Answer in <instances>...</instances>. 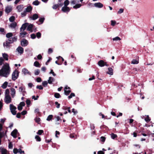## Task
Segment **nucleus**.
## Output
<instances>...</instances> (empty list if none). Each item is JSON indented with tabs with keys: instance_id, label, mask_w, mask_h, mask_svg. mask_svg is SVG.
Returning a JSON list of instances; mask_svg holds the SVG:
<instances>
[{
	"instance_id": "obj_1",
	"label": "nucleus",
	"mask_w": 154,
	"mask_h": 154,
	"mask_svg": "<svg viewBox=\"0 0 154 154\" xmlns=\"http://www.w3.org/2000/svg\"><path fill=\"white\" fill-rule=\"evenodd\" d=\"M10 72V68L8 63H6L0 70V77H7Z\"/></svg>"
},
{
	"instance_id": "obj_2",
	"label": "nucleus",
	"mask_w": 154,
	"mask_h": 154,
	"mask_svg": "<svg viewBox=\"0 0 154 154\" xmlns=\"http://www.w3.org/2000/svg\"><path fill=\"white\" fill-rule=\"evenodd\" d=\"M19 72L17 70H15L12 75V79L13 81H15L18 77Z\"/></svg>"
},
{
	"instance_id": "obj_3",
	"label": "nucleus",
	"mask_w": 154,
	"mask_h": 154,
	"mask_svg": "<svg viewBox=\"0 0 154 154\" xmlns=\"http://www.w3.org/2000/svg\"><path fill=\"white\" fill-rule=\"evenodd\" d=\"M10 109L13 115H15L17 114V111L15 110L17 109L16 106L13 104H11L10 105Z\"/></svg>"
},
{
	"instance_id": "obj_4",
	"label": "nucleus",
	"mask_w": 154,
	"mask_h": 154,
	"mask_svg": "<svg viewBox=\"0 0 154 154\" xmlns=\"http://www.w3.org/2000/svg\"><path fill=\"white\" fill-rule=\"evenodd\" d=\"M98 65L100 67H102L106 66H109V65L107 63L105 62L103 60H101L98 62Z\"/></svg>"
},
{
	"instance_id": "obj_5",
	"label": "nucleus",
	"mask_w": 154,
	"mask_h": 154,
	"mask_svg": "<svg viewBox=\"0 0 154 154\" xmlns=\"http://www.w3.org/2000/svg\"><path fill=\"white\" fill-rule=\"evenodd\" d=\"M5 101L7 104L10 103L11 101V98L10 95H5Z\"/></svg>"
},
{
	"instance_id": "obj_6",
	"label": "nucleus",
	"mask_w": 154,
	"mask_h": 154,
	"mask_svg": "<svg viewBox=\"0 0 154 154\" xmlns=\"http://www.w3.org/2000/svg\"><path fill=\"white\" fill-rule=\"evenodd\" d=\"M28 41L25 39H23L21 41V45L22 47H26L28 44Z\"/></svg>"
},
{
	"instance_id": "obj_7",
	"label": "nucleus",
	"mask_w": 154,
	"mask_h": 154,
	"mask_svg": "<svg viewBox=\"0 0 154 154\" xmlns=\"http://www.w3.org/2000/svg\"><path fill=\"white\" fill-rule=\"evenodd\" d=\"M71 9L67 6H64L61 9V11L63 12L68 13L69 12Z\"/></svg>"
},
{
	"instance_id": "obj_8",
	"label": "nucleus",
	"mask_w": 154,
	"mask_h": 154,
	"mask_svg": "<svg viewBox=\"0 0 154 154\" xmlns=\"http://www.w3.org/2000/svg\"><path fill=\"white\" fill-rule=\"evenodd\" d=\"M57 58L59 60V61H60V60H61L62 62H58L57 61H55V63L58 65H61L64 61V59L62 57L60 56L57 57Z\"/></svg>"
},
{
	"instance_id": "obj_9",
	"label": "nucleus",
	"mask_w": 154,
	"mask_h": 154,
	"mask_svg": "<svg viewBox=\"0 0 154 154\" xmlns=\"http://www.w3.org/2000/svg\"><path fill=\"white\" fill-rule=\"evenodd\" d=\"M28 23H25L23 24L20 28V32H22V31H24L25 30L26 27L28 26Z\"/></svg>"
},
{
	"instance_id": "obj_10",
	"label": "nucleus",
	"mask_w": 154,
	"mask_h": 154,
	"mask_svg": "<svg viewBox=\"0 0 154 154\" xmlns=\"http://www.w3.org/2000/svg\"><path fill=\"white\" fill-rule=\"evenodd\" d=\"M18 132L17 130L16 129H14L11 133V135L14 138L17 137V134Z\"/></svg>"
},
{
	"instance_id": "obj_11",
	"label": "nucleus",
	"mask_w": 154,
	"mask_h": 154,
	"mask_svg": "<svg viewBox=\"0 0 154 154\" xmlns=\"http://www.w3.org/2000/svg\"><path fill=\"white\" fill-rule=\"evenodd\" d=\"M16 50L18 51V52L20 53V54H23V48L21 46L18 47L17 49Z\"/></svg>"
},
{
	"instance_id": "obj_12",
	"label": "nucleus",
	"mask_w": 154,
	"mask_h": 154,
	"mask_svg": "<svg viewBox=\"0 0 154 154\" xmlns=\"http://www.w3.org/2000/svg\"><path fill=\"white\" fill-rule=\"evenodd\" d=\"M10 90L11 92V94L12 96V98H14V97L15 96L16 94L15 90V89L11 88H10Z\"/></svg>"
},
{
	"instance_id": "obj_13",
	"label": "nucleus",
	"mask_w": 154,
	"mask_h": 154,
	"mask_svg": "<svg viewBox=\"0 0 154 154\" xmlns=\"http://www.w3.org/2000/svg\"><path fill=\"white\" fill-rule=\"evenodd\" d=\"M12 10V8L10 6H7L6 7L5 11L6 13L8 14L10 13Z\"/></svg>"
},
{
	"instance_id": "obj_14",
	"label": "nucleus",
	"mask_w": 154,
	"mask_h": 154,
	"mask_svg": "<svg viewBox=\"0 0 154 154\" xmlns=\"http://www.w3.org/2000/svg\"><path fill=\"white\" fill-rule=\"evenodd\" d=\"M10 44L8 41H6L5 42L3 43V46L4 47H6L7 48H10L11 47V45H10Z\"/></svg>"
},
{
	"instance_id": "obj_15",
	"label": "nucleus",
	"mask_w": 154,
	"mask_h": 154,
	"mask_svg": "<svg viewBox=\"0 0 154 154\" xmlns=\"http://www.w3.org/2000/svg\"><path fill=\"white\" fill-rule=\"evenodd\" d=\"M94 6L98 8H101L103 6V5L100 2L95 3L94 4Z\"/></svg>"
},
{
	"instance_id": "obj_16",
	"label": "nucleus",
	"mask_w": 154,
	"mask_h": 154,
	"mask_svg": "<svg viewBox=\"0 0 154 154\" xmlns=\"http://www.w3.org/2000/svg\"><path fill=\"white\" fill-rule=\"evenodd\" d=\"M30 17L31 18L32 20H35L38 18V14H35L33 15L32 17Z\"/></svg>"
},
{
	"instance_id": "obj_17",
	"label": "nucleus",
	"mask_w": 154,
	"mask_h": 154,
	"mask_svg": "<svg viewBox=\"0 0 154 154\" xmlns=\"http://www.w3.org/2000/svg\"><path fill=\"white\" fill-rule=\"evenodd\" d=\"M23 8V5H18L17 7V8L18 10V11L19 12L22 11Z\"/></svg>"
},
{
	"instance_id": "obj_18",
	"label": "nucleus",
	"mask_w": 154,
	"mask_h": 154,
	"mask_svg": "<svg viewBox=\"0 0 154 154\" xmlns=\"http://www.w3.org/2000/svg\"><path fill=\"white\" fill-rule=\"evenodd\" d=\"M108 71L106 72V73L109 74L110 75H112L113 74V69L111 67H109L108 68Z\"/></svg>"
},
{
	"instance_id": "obj_19",
	"label": "nucleus",
	"mask_w": 154,
	"mask_h": 154,
	"mask_svg": "<svg viewBox=\"0 0 154 154\" xmlns=\"http://www.w3.org/2000/svg\"><path fill=\"white\" fill-rule=\"evenodd\" d=\"M0 151L2 154H7V150L6 149L0 147Z\"/></svg>"
},
{
	"instance_id": "obj_20",
	"label": "nucleus",
	"mask_w": 154,
	"mask_h": 154,
	"mask_svg": "<svg viewBox=\"0 0 154 154\" xmlns=\"http://www.w3.org/2000/svg\"><path fill=\"white\" fill-rule=\"evenodd\" d=\"M17 25V23L14 22L11 23L9 25V27L12 28H15Z\"/></svg>"
},
{
	"instance_id": "obj_21",
	"label": "nucleus",
	"mask_w": 154,
	"mask_h": 154,
	"mask_svg": "<svg viewBox=\"0 0 154 154\" xmlns=\"http://www.w3.org/2000/svg\"><path fill=\"white\" fill-rule=\"evenodd\" d=\"M33 27V25L32 24H29L27 27V30L30 31L31 32H32V29Z\"/></svg>"
},
{
	"instance_id": "obj_22",
	"label": "nucleus",
	"mask_w": 154,
	"mask_h": 154,
	"mask_svg": "<svg viewBox=\"0 0 154 154\" xmlns=\"http://www.w3.org/2000/svg\"><path fill=\"white\" fill-rule=\"evenodd\" d=\"M27 34V32L25 31L23 32H21L20 33V37L21 38H23L25 37V35Z\"/></svg>"
},
{
	"instance_id": "obj_23",
	"label": "nucleus",
	"mask_w": 154,
	"mask_h": 154,
	"mask_svg": "<svg viewBox=\"0 0 154 154\" xmlns=\"http://www.w3.org/2000/svg\"><path fill=\"white\" fill-rule=\"evenodd\" d=\"M32 7L31 6H28L26 8V11L27 12H30L32 10Z\"/></svg>"
},
{
	"instance_id": "obj_24",
	"label": "nucleus",
	"mask_w": 154,
	"mask_h": 154,
	"mask_svg": "<svg viewBox=\"0 0 154 154\" xmlns=\"http://www.w3.org/2000/svg\"><path fill=\"white\" fill-rule=\"evenodd\" d=\"M22 72L25 74L27 73L29 74L30 73V72H28V70L25 68H24L23 69Z\"/></svg>"
},
{
	"instance_id": "obj_25",
	"label": "nucleus",
	"mask_w": 154,
	"mask_h": 154,
	"mask_svg": "<svg viewBox=\"0 0 154 154\" xmlns=\"http://www.w3.org/2000/svg\"><path fill=\"white\" fill-rule=\"evenodd\" d=\"M34 65L35 67H40L41 66L39 62L37 61H36L34 63Z\"/></svg>"
},
{
	"instance_id": "obj_26",
	"label": "nucleus",
	"mask_w": 154,
	"mask_h": 154,
	"mask_svg": "<svg viewBox=\"0 0 154 154\" xmlns=\"http://www.w3.org/2000/svg\"><path fill=\"white\" fill-rule=\"evenodd\" d=\"M54 80V78H53L51 77H50L49 78V79L48 80V82L50 84H52V82Z\"/></svg>"
},
{
	"instance_id": "obj_27",
	"label": "nucleus",
	"mask_w": 154,
	"mask_h": 154,
	"mask_svg": "<svg viewBox=\"0 0 154 154\" xmlns=\"http://www.w3.org/2000/svg\"><path fill=\"white\" fill-rule=\"evenodd\" d=\"M2 56L3 57L5 60H8V55L7 54L4 53L3 54Z\"/></svg>"
},
{
	"instance_id": "obj_28",
	"label": "nucleus",
	"mask_w": 154,
	"mask_h": 154,
	"mask_svg": "<svg viewBox=\"0 0 154 154\" xmlns=\"http://www.w3.org/2000/svg\"><path fill=\"white\" fill-rule=\"evenodd\" d=\"M53 115H50L48 116L46 120L47 121H49L51 120V119L53 118Z\"/></svg>"
},
{
	"instance_id": "obj_29",
	"label": "nucleus",
	"mask_w": 154,
	"mask_h": 154,
	"mask_svg": "<svg viewBox=\"0 0 154 154\" xmlns=\"http://www.w3.org/2000/svg\"><path fill=\"white\" fill-rule=\"evenodd\" d=\"M8 84V82H5L2 84V87L3 89H5L7 88Z\"/></svg>"
},
{
	"instance_id": "obj_30",
	"label": "nucleus",
	"mask_w": 154,
	"mask_h": 154,
	"mask_svg": "<svg viewBox=\"0 0 154 154\" xmlns=\"http://www.w3.org/2000/svg\"><path fill=\"white\" fill-rule=\"evenodd\" d=\"M54 97L57 98H59L61 97V96L60 94L57 93H55L54 94Z\"/></svg>"
},
{
	"instance_id": "obj_31",
	"label": "nucleus",
	"mask_w": 154,
	"mask_h": 154,
	"mask_svg": "<svg viewBox=\"0 0 154 154\" xmlns=\"http://www.w3.org/2000/svg\"><path fill=\"white\" fill-rule=\"evenodd\" d=\"M13 34L11 32L8 33L6 34V37L8 38H11Z\"/></svg>"
},
{
	"instance_id": "obj_32",
	"label": "nucleus",
	"mask_w": 154,
	"mask_h": 154,
	"mask_svg": "<svg viewBox=\"0 0 154 154\" xmlns=\"http://www.w3.org/2000/svg\"><path fill=\"white\" fill-rule=\"evenodd\" d=\"M82 6V5L81 4H77L73 6V8L74 9H76L80 8Z\"/></svg>"
},
{
	"instance_id": "obj_33",
	"label": "nucleus",
	"mask_w": 154,
	"mask_h": 154,
	"mask_svg": "<svg viewBox=\"0 0 154 154\" xmlns=\"http://www.w3.org/2000/svg\"><path fill=\"white\" fill-rule=\"evenodd\" d=\"M71 92V91L70 90H68V91L66 90H65L64 93L65 95L67 96Z\"/></svg>"
},
{
	"instance_id": "obj_34",
	"label": "nucleus",
	"mask_w": 154,
	"mask_h": 154,
	"mask_svg": "<svg viewBox=\"0 0 154 154\" xmlns=\"http://www.w3.org/2000/svg\"><path fill=\"white\" fill-rule=\"evenodd\" d=\"M15 19V17L14 16H12L9 18V20L10 22H13L14 21Z\"/></svg>"
},
{
	"instance_id": "obj_35",
	"label": "nucleus",
	"mask_w": 154,
	"mask_h": 154,
	"mask_svg": "<svg viewBox=\"0 0 154 154\" xmlns=\"http://www.w3.org/2000/svg\"><path fill=\"white\" fill-rule=\"evenodd\" d=\"M40 3V2L38 1V0H36L33 2L32 4L35 5H39Z\"/></svg>"
},
{
	"instance_id": "obj_36",
	"label": "nucleus",
	"mask_w": 154,
	"mask_h": 154,
	"mask_svg": "<svg viewBox=\"0 0 154 154\" xmlns=\"http://www.w3.org/2000/svg\"><path fill=\"white\" fill-rule=\"evenodd\" d=\"M35 138L37 141H40L41 140V137L38 135H36L35 137Z\"/></svg>"
},
{
	"instance_id": "obj_37",
	"label": "nucleus",
	"mask_w": 154,
	"mask_h": 154,
	"mask_svg": "<svg viewBox=\"0 0 154 154\" xmlns=\"http://www.w3.org/2000/svg\"><path fill=\"white\" fill-rule=\"evenodd\" d=\"M69 2L68 0H66L64 2V6H67L69 5Z\"/></svg>"
},
{
	"instance_id": "obj_38",
	"label": "nucleus",
	"mask_w": 154,
	"mask_h": 154,
	"mask_svg": "<svg viewBox=\"0 0 154 154\" xmlns=\"http://www.w3.org/2000/svg\"><path fill=\"white\" fill-rule=\"evenodd\" d=\"M111 137L112 139H114L115 138L117 137V136L116 134H115L114 133H112L111 134Z\"/></svg>"
},
{
	"instance_id": "obj_39",
	"label": "nucleus",
	"mask_w": 154,
	"mask_h": 154,
	"mask_svg": "<svg viewBox=\"0 0 154 154\" xmlns=\"http://www.w3.org/2000/svg\"><path fill=\"white\" fill-rule=\"evenodd\" d=\"M139 70V69L137 70V68H134L132 70V72L134 73V74H137L138 72V71Z\"/></svg>"
},
{
	"instance_id": "obj_40",
	"label": "nucleus",
	"mask_w": 154,
	"mask_h": 154,
	"mask_svg": "<svg viewBox=\"0 0 154 154\" xmlns=\"http://www.w3.org/2000/svg\"><path fill=\"white\" fill-rule=\"evenodd\" d=\"M25 88L21 86L19 88V91L20 92H22L23 93L25 92V91H23V90H25Z\"/></svg>"
},
{
	"instance_id": "obj_41",
	"label": "nucleus",
	"mask_w": 154,
	"mask_h": 154,
	"mask_svg": "<svg viewBox=\"0 0 154 154\" xmlns=\"http://www.w3.org/2000/svg\"><path fill=\"white\" fill-rule=\"evenodd\" d=\"M44 132V131L43 130H39L37 132V134L39 135H41Z\"/></svg>"
},
{
	"instance_id": "obj_42",
	"label": "nucleus",
	"mask_w": 154,
	"mask_h": 154,
	"mask_svg": "<svg viewBox=\"0 0 154 154\" xmlns=\"http://www.w3.org/2000/svg\"><path fill=\"white\" fill-rule=\"evenodd\" d=\"M139 61L135 59H133L131 61V63L133 64H137L138 63Z\"/></svg>"
},
{
	"instance_id": "obj_43",
	"label": "nucleus",
	"mask_w": 154,
	"mask_h": 154,
	"mask_svg": "<svg viewBox=\"0 0 154 154\" xmlns=\"http://www.w3.org/2000/svg\"><path fill=\"white\" fill-rule=\"evenodd\" d=\"M145 121L147 122H149L150 121V119L149 117L148 116H147L145 119Z\"/></svg>"
},
{
	"instance_id": "obj_44",
	"label": "nucleus",
	"mask_w": 154,
	"mask_h": 154,
	"mask_svg": "<svg viewBox=\"0 0 154 154\" xmlns=\"http://www.w3.org/2000/svg\"><path fill=\"white\" fill-rule=\"evenodd\" d=\"M36 36L37 38H40L41 36V33L39 32H37L36 34Z\"/></svg>"
},
{
	"instance_id": "obj_45",
	"label": "nucleus",
	"mask_w": 154,
	"mask_h": 154,
	"mask_svg": "<svg viewBox=\"0 0 154 154\" xmlns=\"http://www.w3.org/2000/svg\"><path fill=\"white\" fill-rule=\"evenodd\" d=\"M45 18L44 17L42 18H41L39 19V21L41 23V24H42L44 20H45Z\"/></svg>"
},
{
	"instance_id": "obj_46",
	"label": "nucleus",
	"mask_w": 154,
	"mask_h": 154,
	"mask_svg": "<svg viewBox=\"0 0 154 154\" xmlns=\"http://www.w3.org/2000/svg\"><path fill=\"white\" fill-rule=\"evenodd\" d=\"M40 72V70L38 69H37L35 70L34 73L35 75H38L39 74Z\"/></svg>"
},
{
	"instance_id": "obj_47",
	"label": "nucleus",
	"mask_w": 154,
	"mask_h": 154,
	"mask_svg": "<svg viewBox=\"0 0 154 154\" xmlns=\"http://www.w3.org/2000/svg\"><path fill=\"white\" fill-rule=\"evenodd\" d=\"M74 96H75V94L73 93H71L70 95L68 96V98L69 99H70L72 97Z\"/></svg>"
},
{
	"instance_id": "obj_48",
	"label": "nucleus",
	"mask_w": 154,
	"mask_h": 154,
	"mask_svg": "<svg viewBox=\"0 0 154 154\" xmlns=\"http://www.w3.org/2000/svg\"><path fill=\"white\" fill-rule=\"evenodd\" d=\"M58 5L57 4H56L54 5L52 8L54 9H56L58 8Z\"/></svg>"
},
{
	"instance_id": "obj_49",
	"label": "nucleus",
	"mask_w": 154,
	"mask_h": 154,
	"mask_svg": "<svg viewBox=\"0 0 154 154\" xmlns=\"http://www.w3.org/2000/svg\"><path fill=\"white\" fill-rule=\"evenodd\" d=\"M5 95H9V90L8 89H7L5 90Z\"/></svg>"
},
{
	"instance_id": "obj_50",
	"label": "nucleus",
	"mask_w": 154,
	"mask_h": 154,
	"mask_svg": "<svg viewBox=\"0 0 154 154\" xmlns=\"http://www.w3.org/2000/svg\"><path fill=\"white\" fill-rule=\"evenodd\" d=\"M113 41H118L121 40V38L117 36L112 39Z\"/></svg>"
},
{
	"instance_id": "obj_51",
	"label": "nucleus",
	"mask_w": 154,
	"mask_h": 154,
	"mask_svg": "<svg viewBox=\"0 0 154 154\" xmlns=\"http://www.w3.org/2000/svg\"><path fill=\"white\" fill-rule=\"evenodd\" d=\"M116 22L115 20H112L111 21V25L112 26H114L116 24Z\"/></svg>"
},
{
	"instance_id": "obj_52",
	"label": "nucleus",
	"mask_w": 154,
	"mask_h": 154,
	"mask_svg": "<svg viewBox=\"0 0 154 154\" xmlns=\"http://www.w3.org/2000/svg\"><path fill=\"white\" fill-rule=\"evenodd\" d=\"M26 103L27 105L29 106L31 104V101L27 99L26 101Z\"/></svg>"
},
{
	"instance_id": "obj_53",
	"label": "nucleus",
	"mask_w": 154,
	"mask_h": 154,
	"mask_svg": "<svg viewBox=\"0 0 154 154\" xmlns=\"http://www.w3.org/2000/svg\"><path fill=\"white\" fill-rule=\"evenodd\" d=\"M48 83L46 81H44L42 83V85L43 86H44V87H45L47 86L48 85Z\"/></svg>"
},
{
	"instance_id": "obj_54",
	"label": "nucleus",
	"mask_w": 154,
	"mask_h": 154,
	"mask_svg": "<svg viewBox=\"0 0 154 154\" xmlns=\"http://www.w3.org/2000/svg\"><path fill=\"white\" fill-rule=\"evenodd\" d=\"M35 122L38 123H39V122H40V119L39 118H37V117H36L35 119Z\"/></svg>"
},
{
	"instance_id": "obj_55",
	"label": "nucleus",
	"mask_w": 154,
	"mask_h": 154,
	"mask_svg": "<svg viewBox=\"0 0 154 154\" xmlns=\"http://www.w3.org/2000/svg\"><path fill=\"white\" fill-rule=\"evenodd\" d=\"M36 88L40 90H42L43 89V87L41 85H38L36 86Z\"/></svg>"
},
{
	"instance_id": "obj_56",
	"label": "nucleus",
	"mask_w": 154,
	"mask_h": 154,
	"mask_svg": "<svg viewBox=\"0 0 154 154\" xmlns=\"http://www.w3.org/2000/svg\"><path fill=\"white\" fill-rule=\"evenodd\" d=\"M31 37L32 38L34 39L36 38V35L34 33L32 34L31 35Z\"/></svg>"
},
{
	"instance_id": "obj_57",
	"label": "nucleus",
	"mask_w": 154,
	"mask_h": 154,
	"mask_svg": "<svg viewBox=\"0 0 154 154\" xmlns=\"http://www.w3.org/2000/svg\"><path fill=\"white\" fill-rule=\"evenodd\" d=\"M18 152V150L17 148H14L13 149V152L16 154Z\"/></svg>"
},
{
	"instance_id": "obj_58",
	"label": "nucleus",
	"mask_w": 154,
	"mask_h": 154,
	"mask_svg": "<svg viewBox=\"0 0 154 154\" xmlns=\"http://www.w3.org/2000/svg\"><path fill=\"white\" fill-rule=\"evenodd\" d=\"M55 103L56 105H57L56 107L57 108H60V103H58L57 101L55 102Z\"/></svg>"
},
{
	"instance_id": "obj_59",
	"label": "nucleus",
	"mask_w": 154,
	"mask_h": 154,
	"mask_svg": "<svg viewBox=\"0 0 154 154\" xmlns=\"http://www.w3.org/2000/svg\"><path fill=\"white\" fill-rule=\"evenodd\" d=\"M8 42L9 43H10V44H11V43H13V40L12 39V38H8Z\"/></svg>"
},
{
	"instance_id": "obj_60",
	"label": "nucleus",
	"mask_w": 154,
	"mask_h": 154,
	"mask_svg": "<svg viewBox=\"0 0 154 154\" xmlns=\"http://www.w3.org/2000/svg\"><path fill=\"white\" fill-rule=\"evenodd\" d=\"M101 140L102 142H104L106 140V138L103 136H102L100 137Z\"/></svg>"
},
{
	"instance_id": "obj_61",
	"label": "nucleus",
	"mask_w": 154,
	"mask_h": 154,
	"mask_svg": "<svg viewBox=\"0 0 154 154\" xmlns=\"http://www.w3.org/2000/svg\"><path fill=\"white\" fill-rule=\"evenodd\" d=\"M12 39L13 40V42H14L17 41V36H14L12 38Z\"/></svg>"
},
{
	"instance_id": "obj_62",
	"label": "nucleus",
	"mask_w": 154,
	"mask_h": 154,
	"mask_svg": "<svg viewBox=\"0 0 154 154\" xmlns=\"http://www.w3.org/2000/svg\"><path fill=\"white\" fill-rule=\"evenodd\" d=\"M124 11V9L122 8H121L119 9V10L118 11V14H120L123 13Z\"/></svg>"
},
{
	"instance_id": "obj_63",
	"label": "nucleus",
	"mask_w": 154,
	"mask_h": 154,
	"mask_svg": "<svg viewBox=\"0 0 154 154\" xmlns=\"http://www.w3.org/2000/svg\"><path fill=\"white\" fill-rule=\"evenodd\" d=\"M36 81L38 82H41L42 81V79L40 77H38L36 79Z\"/></svg>"
},
{
	"instance_id": "obj_64",
	"label": "nucleus",
	"mask_w": 154,
	"mask_h": 154,
	"mask_svg": "<svg viewBox=\"0 0 154 154\" xmlns=\"http://www.w3.org/2000/svg\"><path fill=\"white\" fill-rule=\"evenodd\" d=\"M26 12L24 11L23 12L21 13V16L22 17H24L26 16Z\"/></svg>"
}]
</instances>
